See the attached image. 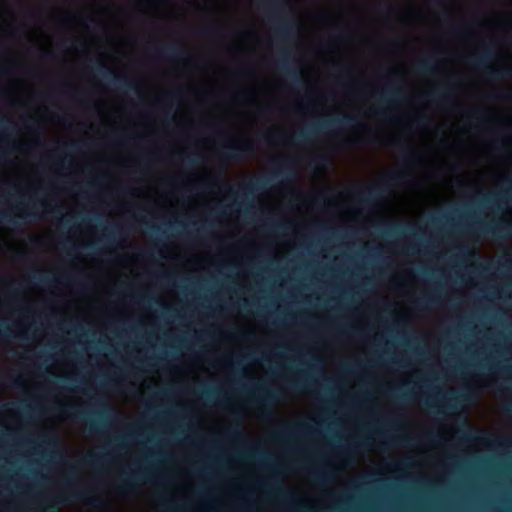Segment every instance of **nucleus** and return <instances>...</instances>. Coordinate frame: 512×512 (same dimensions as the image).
Instances as JSON below:
<instances>
[{"label": "nucleus", "instance_id": "obj_1", "mask_svg": "<svg viewBox=\"0 0 512 512\" xmlns=\"http://www.w3.org/2000/svg\"><path fill=\"white\" fill-rule=\"evenodd\" d=\"M360 124L355 115L346 114L339 118H331L309 124L306 128L296 132L289 138L290 143H302L311 140L313 136L323 134L335 127L352 128Z\"/></svg>", "mask_w": 512, "mask_h": 512}, {"label": "nucleus", "instance_id": "obj_2", "mask_svg": "<svg viewBox=\"0 0 512 512\" xmlns=\"http://www.w3.org/2000/svg\"><path fill=\"white\" fill-rule=\"evenodd\" d=\"M99 404L102 406V409L96 411L93 415L84 411L72 413L71 409L74 407L67 405L63 406L61 410L67 415H73L75 418L88 422L90 434H99L109 425L111 420L116 419V414L110 406L103 402H99Z\"/></svg>", "mask_w": 512, "mask_h": 512}, {"label": "nucleus", "instance_id": "obj_3", "mask_svg": "<svg viewBox=\"0 0 512 512\" xmlns=\"http://www.w3.org/2000/svg\"><path fill=\"white\" fill-rule=\"evenodd\" d=\"M496 54L491 47H485L480 54H472L470 60L474 67L483 70L486 75L495 80L512 78V66L496 68L491 65Z\"/></svg>", "mask_w": 512, "mask_h": 512}, {"label": "nucleus", "instance_id": "obj_4", "mask_svg": "<svg viewBox=\"0 0 512 512\" xmlns=\"http://www.w3.org/2000/svg\"><path fill=\"white\" fill-rule=\"evenodd\" d=\"M91 69L118 90L140 95L136 80L116 74L103 61L96 60L91 66Z\"/></svg>", "mask_w": 512, "mask_h": 512}, {"label": "nucleus", "instance_id": "obj_5", "mask_svg": "<svg viewBox=\"0 0 512 512\" xmlns=\"http://www.w3.org/2000/svg\"><path fill=\"white\" fill-rule=\"evenodd\" d=\"M294 174L290 160L282 161L279 167L272 172L269 177H256L241 186L244 194L254 195L256 192L264 190L272 181L282 180Z\"/></svg>", "mask_w": 512, "mask_h": 512}, {"label": "nucleus", "instance_id": "obj_6", "mask_svg": "<svg viewBox=\"0 0 512 512\" xmlns=\"http://www.w3.org/2000/svg\"><path fill=\"white\" fill-rule=\"evenodd\" d=\"M407 175L408 174L404 171H398L389 175L386 179L378 182L374 186L359 191L358 195L361 202L363 204L370 205L382 199L387 194L391 184L403 182L406 180Z\"/></svg>", "mask_w": 512, "mask_h": 512}, {"label": "nucleus", "instance_id": "obj_7", "mask_svg": "<svg viewBox=\"0 0 512 512\" xmlns=\"http://www.w3.org/2000/svg\"><path fill=\"white\" fill-rule=\"evenodd\" d=\"M296 61L292 56L290 48L283 46L279 51L278 66L286 74L293 85L304 83L303 71L296 66Z\"/></svg>", "mask_w": 512, "mask_h": 512}, {"label": "nucleus", "instance_id": "obj_8", "mask_svg": "<svg viewBox=\"0 0 512 512\" xmlns=\"http://www.w3.org/2000/svg\"><path fill=\"white\" fill-rule=\"evenodd\" d=\"M38 219L37 204L34 201L26 204L21 203L20 212L15 216L7 212H0V223L15 227H20L27 221H36Z\"/></svg>", "mask_w": 512, "mask_h": 512}, {"label": "nucleus", "instance_id": "obj_9", "mask_svg": "<svg viewBox=\"0 0 512 512\" xmlns=\"http://www.w3.org/2000/svg\"><path fill=\"white\" fill-rule=\"evenodd\" d=\"M312 432H314V430L311 425L306 421H301L293 424H287L282 428L275 430L272 433V439L278 443L291 444L300 434Z\"/></svg>", "mask_w": 512, "mask_h": 512}, {"label": "nucleus", "instance_id": "obj_10", "mask_svg": "<svg viewBox=\"0 0 512 512\" xmlns=\"http://www.w3.org/2000/svg\"><path fill=\"white\" fill-rule=\"evenodd\" d=\"M253 150L251 141L241 140L238 143L225 145L220 151V156L228 161H243Z\"/></svg>", "mask_w": 512, "mask_h": 512}, {"label": "nucleus", "instance_id": "obj_11", "mask_svg": "<svg viewBox=\"0 0 512 512\" xmlns=\"http://www.w3.org/2000/svg\"><path fill=\"white\" fill-rule=\"evenodd\" d=\"M470 231L477 232L482 235H493L495 237H503L510 235L512 232V223L498 222H479L472 225Z\"/></svg>", "mask_w": 512, "mask_h": 512}, {"label": "nucleus", "instance_id": "obj_12", "mask_svg": "<svg viewBox=\"0 0 512 512\" xmlns=\"http://www.w3.org/2000/svg\"><path fill=\"white\" fill-rule=\"evenodd\" d=\"M253 396L260 404L263 415L271 412V406L278 400V393L268 390L264 385H258Z\"/></svg>", "mask_w": 512, "mask_h": 512}, {"label": "nucleus", "instance_id": "obj_13", "mask_svg": "<svg viewBox=\"0 0 512 512\" xmlns=\"http://www.w3.org/2000/svg\"><path fill=\"white\" fill-rule=\"evenodd\" d=\"M143 479L152 480L150 471L146 467H139L137 470L133 471L125 477L119 486V490L123 493L132 492L136 487V483L142 481Z\"/></svg>", "mask_w": 512, "mask_h": 512}, {"label": "nucleus", "instance_id": "obj_14", "mask_svg": "<svg viewBox=\"0 0 512 512\" xmlns=\"http://www.w3.org/2000/svg\"><path fill=\"white\" fill-rule=\"evenodd\" d=\"M382 234L386 237H402L405 235H415V229L404 223H389L385 224L382 229Z\"/></svg>", "mask_w": 512, "mask_h": 512}, {"label": "nucleus", "instance_id": "obj_15", "mask_svg": "<svg viewBox=\"0 0 512 512\" xmlns=\"http://www.w3.org/2000/svg\"><path fill=\"white\" fill-rule=\"evenodd\" d=\"M155 55L158 58L168 60H182L184 53L178 44H169L155 50Z\"/></svg>", "mask_w": 512, "mask_h": 512}, {"label": "nucleus", "instance_id": "obj_16", "mask_svg": "<svg viewBox=\"0 0 512 512\" xmlns=\"http://www.w3.org/2000/svg\"><path fill=\"white\" fill-rule=\"evenodd\" d=\"M404 97L403 89L397 85L389 84L386 85L380 95L379 102L380 103H389L392 101H398Z\"/></svg>", "mask_w": 512, "mask_h": 512}, {"label": "nucleus", "instance_id": "obj_17", "mask_svg": "<svg viewBox=\"0 0 512 512\" xmlns=\"http://www.w3.org/2000/svg\"><path fill=\"white\" fill-rule=\"evenodd\" d=\"M453 90H454L453 85L446 84L440 88H435L432 91H430L427 94V97H428L429 101H431V102L444 103L449 99L450 94Z\"/></svg>", "mask_w": 512, "mask_h": 512}, {"label": "nucleus", "instance_id": "obj_18", "mask_svg": "<svg viewBox=\"0 0 512 512\" xmlns=\"http://www.w3.org/2000/svg\"><path fill=\"white\" fill-rule=\"evenodd\" d=\"M437 57L436 54H430L421 59L415 66L416 71L422 75H431L436 71Z\"/></svg>", "mask_w": 512, "mask_h": 512}, {"label": "nucleus", "instance_id": "obj_19", "mask_svg": "<svg viewBox=\"0 0 512 512\" xmlns=\"http://www.w3.org/2000/svg\"><path fill=\"white\" fill-rule=\"evenodd\" d=\"M510 198V194L508 191L499 192V193H489L484 195L480 201L479 204L483 206L496 204L498 202L503 201L504 199ZM512 199V197H511Z\"/></svg>", "mask_w": 512, "mask_h": 512}, {"label": "nucleus", "instance_id": "obj_20", "mask_svg": "<svg viewBox=\"0 0 512 512\" xmlns=\"http://www.w3.org/2000/svg\"><path fill=\"white\" fill-rule=\"evenodd\" d=\"M75 500L88 501L92 506H99L101 501L99 497L93 496L89 490H81L69 493Z\"/></svg>", "mask_w": 512, "mask_h": 512}, {"label": "nucleus", "instance_id": "obj_21", "mask_svg": "<svg viewBox=\"0 0 512 512\" xmlns=\"http://www.w3.org/2000/svg\"><path fill=\"white\" fill-rule=\"evenodd\" d=\"M438 300L439 299L436 295L429 294V295H424V296L416 298L413 301V304L417 309L422 310V309H426V308L430 307L431 305L437 303Z\"/></svg>", "mask_w": 512, "mask_h": 512}, {"label": "nucleus", "instance_id": "obj_22", "mask_svg": "<svg viewBox=\"0 0 512 512\" xmlns=\"http://www.w3.org/2000/svg\"><path fill=\"white\" fill-rule=\"evenodd\" d=\"M0 328H2V335L7 339H26L25 334L16 333L10 325L6 321H2L0 323Z\"/></svg>", "mask_w": 512, "mask_h": 512}, {"label": "nucleus", "instance_id": "obj_23", "mask_svg": "<svg viewBox=\"0 0 512 512\" xmlns=\"http://www.w3.org/2000/svg\"><path fill=\"white\" fill-rule=\"evenodd\" d=\"M241 457L245 459H258L260 462H265L267 460V456L254 446L243 452Z\"/></svg>", "mask_w": 512, "mask_h": 512}, {"label": "nucleus", "instance_id": "obj_24", "mask_svg": "<svg viewBox=\"0 0 512 512\" xmlns=\"http://www.w3.org/2000/svg\"><path fill=\"white\" fill-rule=\"evenodd\" d=\"M30 280L36 284H40L42 286L49 287L54 282H62V278H50L47 276H43L41 274H34L30 277Z\"/></svg>", "mask_w": 512, "mask_h": 512}, {"label": "nucleus", "instance_id": "obj_25", "mask_svg": "<svg viewBox=\"0 0 512 512\" xmlns=\"http://www.w3.org/2000/svg\"><path fill=\"white\" fill-rule=\"evenodd\" d=\"M125 296H128L130 297L131 300L135 301V302H138V303H145L146 301L147 302H151V301H154L156 304L164 307V304L162 302H160L158 299L152 297V296H147V295H142V294H134V293H131V294H125Z\"/></svg>", "mask_w": 512, "mask_h": 512}, {"label": "nucleus", "instance_id": "obj_26", "mask_svg": "<svg viewBox=\"0 0 512 512\" xmlns=\"http://www.w3.org/2000/svg\"><path fill=\"white\" fill-rule=\"evenodd\" d=\"M311 380H303L302 378L291 380L287 384V389L290 391H301L303 390L307 385L311 384Z\"/></svg>", "mask_w": 512, "mask_h": 512}, {"label": "nucleus", "instance_id": "obj_27", "mask_svg": "<svg viewBox=\"0 0 512 512\" xmlns=\"http://www.w3.org/2000/svg\"><path fill=\"white\" fill-rule=\"evenodd\" d=\"M286 500L291 512H318L316 510L298 505V503L291 496H288Z\"/></svg>", "mask_w": 512, "mask_h": 512}, {"label": "nucleus", "instance_id": "obj_28", "mask_svg": "<svg viewBox=\"0 0 512 512\" xmlns=\"http://www.w3.org/2000/svg\"><path fill=\"white\" fill-rule=\"evenodd\" d=\"M83 145V142H79V141H73V142H70L67 146L65 147H61V146H56L54 149H53V152L55 153H59V152H64L65 149H70V150H73V151H78L80 150L81 146Z\"/></svg>", "mask_w": 512, "mask_h": 512}, {"label": "nucleus", "instance_id": "obj_29", "mask_svg": "<svg viewBox=\"0 0 512 512\" xmlns=\"http://www.w3.org/2000/svg\"><path fill=\"white\" fill-rule=\"evenodd\" d=\"M351 446L352 448L355 450V451H360L362 449H367V448H370L371 446V441H370V438L366 437V438H363L362 440L360 441H352L351 442Z\"/></svg>", "mask_w": 512, "mask_h": 512}, {"label": "nucleus", "instance_id": "obj_30", "mask_svg": "<svg viewBox=\"0 0 512 512\" xmlns=\"http://www.w3.org/2000/svg\"><path fill=\"white\" fill-rule=\"evenodd\" d=\"M218 393V390L216 389H213V388H209V387H205L204 389H202L201 391V395L206 399V400H209V401H213L215 399V396L216 394Z\"/></svg>", "mask_w": 512, "mask_h": 512}, {"label": "nucleus", "instance_id": "obj_31", "mask_svg": "<svg viewBox=\"0 0 512 512\" xmlns=\"http://www.w3.org/2000/svg\"><path fill=\"white\" fill-rule=\"evenodd\" d=\"M102 460V457L97 454H91L87 458L84 459V462L89 466H96Z\"/></svg>", "mask_w": 512, "mask_h": 512}, {"label": "nucleus", "instance_id": "obj_32", "mask_svg": "<svg viewBox=\"0 0 512 512\" xmlns=\"http://www.w3.org/2000/svg\"><path fill=\"white\" fill-rule=\"evenodd\" d=\"M201 157L198 154L195 155H187L185 157V164L188 166H196L200 163Z\"/></svg>", "mask_w": 512, "mask_h": 512}, {"label": "nucleus", "instance_id": "obj_33", "mask_svg": "<svg viewBox=\"0 0 512 512\" xmlns=\"http://www.w3.org/2000/svg\"><path fill=\"white\" fill-rule=\"evenodd\" d=\"M221 32V29L216 26H209L203 30V34L208 37L218 36Z\"/></svg>", "mask_w": 512, "mask_h": 512}, {"label": "nucleus", "instance_id": "obj_34", "mask_svg": "<svg viewBox=\"0 0 512 512\" xmlns=\"http://www.w3.org/2000/svg\"><path fill=\"white\" fill-rule=\"evenodd\" d=\"M121 233V229L118 225H112L111 229L108 230V233L105 234V238L107 240L115 239V236Z\"/></svg>", "mask_w": 512, "mask_h": 512}, {"label": "nucleus", "instance_id": "obj_35", "mask_svg": "<svg viewBox=\"0 0 512 512\" xmlns=\"http://www.w3.org/2000/svg\"><path fill=\"white\" fill-rule=\"evenodd\" d=\"M411 438L406 435H398L392 438L394 444L408 445L410 444Z\"/></svg>", "mask_w": 512, "mask_h": 512}, {"label": "nucleus", "instance_id": "obj_36", "mask_svg": "<svg viewBox=\"0 0 512 512\" xmlns=\"http://www.w3.org/2000/svg\"><path fill=\"white\" fill-rule=\"evenodd\" d=\"M109 444L116 449H121L124 447V439L119 436H115L113 439L110 440Z\"/></svg>", "mask_w": 512, "mask_h": 512}, {"label": "nucleus", "instance_id": "obj_37", "mask_svg": "<svg viewBox=\"0 0 512 512\" xmlns=\"http://www.w3.org/2000/svg\"><path fill=\"white\" fill-rule=\"evenodd\" d=\"M312 473L317 481L325 482L328 480V474L324 470H314Z\"/></svg>", "mask_w": 512, "mask_h": 512}, {"label": "nucleus", "instance_id": "obj_38", "mask_svg": "<svg viewBox=\"0 0 512 512\" xmlns=\"http://www.w3.org/2000/svg\"><path fill=\"white\" fill-rule=\"evenodd\" d=\"M443 397L447 398L448 400V403L446 404L447 407L449 408H452L453 405L450 403L451 401H457L458 400V396L456 395V392L454 391H449V392H446L445 394L442 395Z\"/></svg>", "mask_w": 512, "mask_h": 512}, {"label": "nucleus", "instance_id": "obj_39", "mask_svg": "<svg viewBox=\"0 0 512 512\" xmlns=\"http://www.w3.org/2000/svg\"><path fill=\"white\" fill-rule=\"evenodd\" d=\"M443 219L449 220V216L447 214H442L441 216L433 215L431 216V224L433 226H438Z\"/></svg>", "mask_w": 512, "mask_h": 512}, {"label": "nucleus", "instance_id": "obj_40", "mask_svg": "<svg viewBox=\"0 0 512 512\" xmlns=\"http://www.w3.org/2000/svg\"><path fill=\"white\" fill-rule=\"evenodd\" d=\"M140 138H142V136H140V135L126 134V135L121 136L120 139L124 143H130V142H134V141H136L137 139H140Z\"/></svg>", "mask_w": 512, "mask_h": 512}, {"label": "nucleus", "instance_id": "obj_41", "mask_svg": "<svg viewBox=\"0 0 512 512\" xmlns=\"http://www.w3.org/2000/svg\"><path fill=\"white\" fill-rule=\"evenodd\" d=\"M476 120L480 123L490 122L491 118L484 112H477L474 114Z\"/></svg>", "mask_w": 512, "mask_h": 512}, {"label": "nucleus", "instance_id": "obj_42", "mask_svg": "<svg viewBox=\"0 0 512 512\" xmlns=\"http://www.w3.org/2000/svg\"><path fill=\"white\" fill-rule=\"evenodd\" d=\"M223 364H224L225 366H227V367H238V368H241V370L243 369V368H242V363H241V361H240V360H239V361L234 362V361H232V360H230V359H225V360H223Z\"/></svg>", "mask_w": 512, "mask_h": 512}, {"label": "nucleus", "instance_id": "obj_43", "mask_svg": "<svg viewBox=\"0 0 512 512\" xmlns=\"http://www.w3.org/2000/svg\"><path fill=\"white\" fill-rule=\"evenodd\" d=\"M417 159L418 154L414 151H409L405 156V160L409 163L415 162Z\"/></svg>", "mask_w": 512, "mask_h": 512}, {"label": "nucleus", "instance_id": "obj_44", "mask_svg": "<svg viewBox=\"0 0 512 512\" xmlns=\"http://www.w3.org/2000/svg\"><path fill=\"white\" fill-rule=\"evenodd\" d=\"M49 456L53 459L63 460L64 456L59 450H53L49 453Z\"/></svg>", "mask_w": 512, "mask_h": 512}, {"label": "nucleus", "instance_id": "obj_45", "mask_svg": "<svg viewBox=\"0 0 512 512\" xmlns=\"http://www.w3.org/2000/svg\"><path fill=\"white\" fill-rule=\"evenodd\" d=\"M410 124L420 126V125L424 124V118L423 117H415L410 120Z\"/></svg>", "mask_w": 512, "mask_h": 512}, {"label": "nucleus", "instance_id": "obj_46", "mask_svg": "<svg viewBox=\"0 0 512 512\" xmlns=\"http://www.w3.org/2000/svg\"><path fill=\"white\" fill-rule=\"evenodd\" d=\"M231 437L244 440V434L241 430H235L229 434Z\"/></svg>", "mask_w": 512, "mask_h": 512}, {"label": "nucleus", "instance_id": "obj_47", "mask_svg": "<svg viewBox=\"0 0 512 512\" xmlns=\"http://www.w3.org/2000/svg\"><path fill=\"white\" fill-rule=\"evenodd\" d=\"M392 395L397 398L398 400H405L407 398V394L406 393H403V394H399L398 393V390H394L392 391Z\"/></svg>", "mask_w": 512, "mask_h": 512}, {"label": "nucleus", "instance_id": "obj_48", "mask_svg": "<svg viewBox=\"0 0 512 512\" xmlns=\"http://www.w3.org/2000/svg\"><path fill=\"white\" fill-rule=\"evenodd\" d=\"M139 256L143 259H149L152 257V252L149 250H144L139 253Z\"/></svg>", "mask_w": 512, "mask_h": 512}, {"label": "nucleus", "instance_id": "obj_49", "mask_svg": "<svg viewBox=\"0 0 512 512\" xmlns=\"http://www.w3.org/2000/svg\"><path fill=\"white\" fill-rule=\"evenodd\" d=\"M51 213L54 215V216H62V207L60 206H56L54 208L51 209Z\"/></svg>", "mask_w": 512, "mask_h": 512}, {"label": "nucleus", "instance_id": "obj_50", "mask_svg": "<svg viewBox=\"0 0 512 512\" xmlns=\"http://www.w3.org/2000/svg\"><path fill=\"white\" fill-rule=\"evenodd\" d=\"M227 192L229 196H236L238 194V190H236L233 186H227Z\"/></svg>", "mask_w": 512, "mask_h": 512}, {"label": "nucleus", "instance_id": "obj_51", "mask_svg": "<svg viewBox=\"0 0 512 512\" xmlns=\"http://www.w3.org/2000/svg\"><path fill=\"white\" fill-rule=\"evenodd\" d=\"M206 186L208 188H220L219 182L218 181H214V180L207 182Z\"/></svg>", "mask_w": 512, "mask_h": 512}, {"label": "nucleus", "instance_id": "obj_52", "mask_svg": "<svg viewBox=\"0 0 512 512\" xmlns=\"http://www.w3.org/2000/svg\"><path fill=\"white\" fill-rule=\"evenodd\" d=\"M511 265H512V260L511 259H506L505 261L500 263V266L502 268H509Z\"/></svg>", "mask_w": 512, "mask_h": 512}, {"label": "nucleus", "instance_id": "obj_53", "mask_svg": "<svg viewBox=\"0 0 512 512\" xmlns=\"http://www.w3.org/2000/svg\"><path fill=\"white\" fill-rule=\"evenodd\" d=\"M374 113H376L378 115L386 116L388 114V110L379 108V109L374 110Z\"/></svg>", "mask_w": 512, "mask_h": 512}, {"label": "nucleus", "instance_id": "obj_54", "mask_svg": "<svg viewBox=\"0 0 512 512\" xmlns=\"http://www.w3.org/2000/svg\"><path fill=\"white\" fill-rule=\"evenodd\" d=\"M20 385H21V381H20V379H18V378L14 379V380L12 381V383H11V386H12L13 388H19V387H20Z\"/></svg>", "mask_w": 512, "mask_h": 512}, {"label": "nucleus", "instance_id": "obj_55", "mask_svg": "<svg viewBox=\"0 0 512 512\" xmlns=\"http://www.w3.org/2000/svg\"><path fill=\"white\" fill-rule=\"evenodd\" d=\"M360 368H361L360 365L353 366V367L349 366L345 370H346L347 373H353V372H355L356 369H360Z\"/></svg>", "mask_w": 512, "mask_h": 512}, {"label": "nucleus", "instance_id": "obj_56", "mask_svg": "<svg viewBox=\"0 0 512 512\" xmlns=\"http://www.w3.org/2000/svg\"><path fill=\"white\" fill-rule=\"evenodd\" d=\"M303 98H304L305 100H307V101H311V100H312V98H313V95H312V93H311L310 91H306V92H305V94H304V96H303Z\"/></svg>", "mask_w": 512, "mask_h": 512}, {"label": "nucleus", "instance_id": "obj_57", "mask_svg": "<svg viewBox=\"0 0 512 512\" xmlns=\"http://www.w3.org/2000/svg\"><path fill=\"white\" fill-rule=\"evenodd\" d=\"M237 336H240V337H242V338H246V339H248V338H250V337L252 336V332H251V331L243 332V333H241V334H238Z\"/></svg>", "mask_w": 512, "mask_h": 512}, {"label": "nucleus", "instance_id": "obj_58", "mask_svg": "<svg viewBox=\"0 0 512 512\" xmlns=\"http://www.w3.org/2000/svg\"><path fill=\"white\" fill-rule=\"evenodd\" d=\"M71 380H72V378L67 377V376H63V377L59 378L60 382L66 383V384H69Z\"/></svg>", "mask_w": 512, "mask_h": 512}, {"label": "nucleus", "instance_id": "obj_59", "mask_svg": "<svg viewBox=\"0 0 512 512\" xmlns=\"http://www.w3.org/2000/svg\"><path fill=\"white\" fill-rule=\"evenodd\" d=\"M203 510L206 512H217V510L213 506H204Z\"/></svg>", "mask_w": 512, "mask_h": 512}, {"label": "nucleus", "instance_id": "obj_60", "mask_svg": "<svg viewBox=\"0 0 512 512\" xmlns=\"http://www.w3.org/2000/svg\"><path fill=\"white\" fill-rule=\"evenodd\" d=\"M425 404L429 406L430 408L435 407L436 403L433 400L426 399Z\"/></svg>", "mask_w": 512, "mask_h": 512}, {"label": "nucleus", "instance_id": "obj_61", "mask_svg": "<svg viewBox=\"0 0 512 512\" xmlns=\"http://www.w3.org/2000/svg\"><path fill=\"white\" fill-rule=\"evenodd\" d=\"M171 512H184L180 507L174 506L170 508Z\"/></svg>", "mask_w": 512, "mask_h": 512}, {"label": "nucleus", "instance_id": "obj_62", "mask_svg": "<svg viewBox=\"0 0 512 512\" xmlns=\"http://www.w3.org/2000/svg\"><path fill=\"white\" fill-rule=\"evenodd\" d=\"M24 410H27L30 408V405L27 402H21L20 404Z\"/></svg>", "mask_w": 512, "mask_h": 512}, {"label": "nucleus", "instance_id": "obj_63", "mask_svg": "<svg viewBox=\"0 0 512 512\" xmlns=\"http://www.w3.org/2000/svg\"><path fill=\"white\" fill-rule=\"evenodd\" d=\"M285 227H286V224H285V223H279V224H277V225H273V227H272V228H278V229H280V228H285Z\"/></svg>", "mask_w": 512, "mask_h": 512}, {"label": "nucleus", "instance_id": "obj_64", "mask_svg": "<svg viewBox=\"0 0 512 512\" xmlns=\"http://www.w3.org/2000/svg\"><path fill=\"white\" fill-rule=\"evenodd\" d=\"M257 112H258V114L263 115V114H265L266 109H265V108H263V107H259V108H258V110H257Z\"/></svg>", "mask_w": 512, "mask_h": 512}]
</instances>
